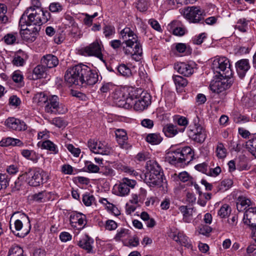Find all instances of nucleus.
I'll return each mask as SVG.
<instances>
[{"instance_id": "nucleus-3", "label": "nucleus", "mask_w": 256, "mask_h": 256, "mask_svg": "<svg viewBox=\"0 0 256 256\" xmlns=\"http://www.w3.org/2000/svg\"><path fill=\"white\" fill-rule=\"evenodd\" d=\"M146 166L148 172L145 174V182L150 186H161L164 174L160 166L155 160H150L147 162Z\"/></svg>"}, {"instance_id": "nucleus-14", "label": "nucleus", "mask_w": 256, "mask_h": 256, "mask_svg": "<svg viewBox=\"0 0 256 256\" xmlns=\"http://www.w3.org/2000/svg\"><path fill=\"white\" fill-rule=\"evenodd\" d=\"M20 26V34L24 40L28 42H32L35 40L36 36L40 29L39 26H28L24 28V26Z\"/></svg>"}, {"instance_id": "nucleus-57", "label": "nucleus", "mask_w": 256, "mask_h": 256, "mask_svg": "<svg viewBox=\"0 0 256 256\" xmlns=\"http://www.w3.org/2000/svg\"><path fill=\"white\" fill-rule=\"evenodd\" d=\"M136 8L140 12H146L148 8V4L146 0H139L136 2Z\"/></svg>"}, {"instance_id": "nucleus-59", "label": "nucleus", "mask_w": 256, "mask_h": 256, "mask_svg": "<svg viewBox=\"0 0 256 256\" xmlns=\"http://www.w3.org/2000/svg\"><path fill=\"white\" fill-rule=\"evenodd\" d=\"M12 78L13 81L16 83L22 82L24 79L22 72L20 70L14 71L12 74Z\"/></svg>"}, {"instance_id": "nucleus-22", "label": "nucleus", "mask_w": 256, "mask_h": 256, "mask_svg": "<svg viewBox=\"0 0 256 256\" xmlns=\"http://www.w3.org/2000/svg\"><path fill=\"white\" fill-rule=\"evenodd\" d=\"M40 63L48 70L56 67L58 64L59 60L56 56L47 54L42 56Z\"/></svg>"}, {"instance_id": "nucleus-17", "label": "nucleus", "mask_w": 256, "mask_h": 256, "mask_svg": "<svg viewBox=\"0 0 256 256\" xmlns=\"http://www.w3.org/2000/svg\"><path fill=\"white\" fill-rule=\"evenodd\" d=\"M102 46L98 41H95L84 49V52L88 56H94L100 60L103 58L102 53Z\"/></svg>"}, {"instance_id": "nucleus-54", "label": "nucleus", "mask_w": 256, "mask_h": 256, "mask_svg": "<svg viewBox=\"0 0 256 256\" xmlns=\"http://www.w3.org/2000/svg\"><path fill=\"white\" fill-rule=\"evenodd\" d=\"M85 168H86L89 172L96 173L98 172L100 168L96 165L94 164L90 161H86L85 162Z\"/></svg>"}, {"instance_id": "nucleus-6", "label": "nucleus", "mask_w": 256, "mask_h": 256, "mask_svg": "<svg viewBox=\"0 0 256 256\" xmlns=\"http://www.w3.org/2000/svg\"><path fill=\"white\" fill-rule=\"evenodd\" d=\"M112 97L114 102L118 107L129 108L132 106V100L136 98V96L129 94L128 96H126L124 91L119 88H116L112 94Z\"/></svg>"}, {"instance_id": "nucleus-50", "label": "nucleus", "mask_w": 256, "mask_h": 256, "mask_svg": "<svg viewBox=\"0 0 256 256\" xmlns=\"http://www.w3.org/2000/svg\"><path fill=\"white\" fill-rule=\"evenodd\" d=\"M50 122L58 128H64L67 125L66 122L64 119L60 117L52 119L50 121Z\"/></svg>"}, {"instance_id": "nucleus-1", "label": "nucleus", "mask_w": 256, "mask_h": 256, "mask_svg": "<svg viewBox=\"0 0 256 256\" xmlns=\"http://www.w3.org/2000/svg\"><path fill=\"white\" fill-rule=\"evenodd\" d=\"M98 79V74L95 70L82 64L68 68L64 74L65 81L70 86H93Z\"/></svg>"}, {"instance_id": "nucleus-62", "label": "nucleus", "mask_w": 256, "mask_h": 256, "mask_svg": "<svg viewBox=\"0 0 256 256\" xmlns=\"http://www.w3.org/2000/svg\"><path fill=\"white\" fill-rule=\"evenodd\" d=\"M195 168L196 170L208 175L209 168L208 164L206 162L197 164L195 166Z\"/></svg>"}, {"instance_id": "nucleus-32", "label": "nucleus", "mask_w": 256, "mask_h": 256, "mask_svg": "<svg viewBox=\"0 0 256 256\" xmlns=\"http://www.w3.org/2000/svg\"><path fill=\"white\" fill-rule=\"evenodd\" d=\"M48 69L42 64L38 65L33 70V74L36 79L46 78Z\"/></svg>"}, {"instance_id": "nucleus-21", "label": "nucleus", "mask_w": 256, "mask_h": 256, "mask_svg": "<svg viewBox=\"0 0 256 256\" xmlns=\"http://www.w3.org/2000/svg\"><path fill=\"white\" fill-rule=\"evenodd\" d=\"M250 67L249 61L248 59H242L236 63L237 74L241 78L245 76Z\"/></svg>"}, {"instance_id": "nucleus-13", "label": "nucleus", "mask_w": 256, "mask_h": 256, "mask_svg": "<svg viewBox=\"0 0 256 256\" xmlns=\"http://www.w3.org/2000/svg\"><path fill=\"white\" fill-rule=\"evenodd\" d=\"M136 184L134 180L124 178L119 184L114 186L117 189V194L121 196H127L130 193V189L134 188Z\"/></svg>"}, {"instance_id": "nucleus-18", "label": "nucleus", "mask_w": 256, "mask_h": 256, "mask_svg": "<svg viewBox=\"0 0 256 256\" xmlns=\"http://www.w3.org/2000/svg\"><path fill=\"white\" fill-rule=\"evenodd\" d=\"M5 124L9 128L16 130L22 131L27 129V126L24 122L14 118H8Z\"/></svg>"}, {"instance_id": "nucleus-38", "label": "nucleus", "mask_w": 256, "mask_h": 256, "mask_svg": "<svg viewBox=\"0 0 256 256\" xmlns=\"http://www.w3.org/2000/svg\"><path fill=\"white\" fill-rule=\"evenodd\" d=\"M172 80L177 89L186 86L188 83L186 78L178 75H174Z\"/></svg>"}, {"instance_id": "nucleus-48", "label": "nucleus", "mask_w": 256, "mask_h": 256, "mask_svg": "<svg viewBox=\"0 0 256 256\" xmlns=\"http://www.w3.org/2000/svg\"><path fill=\"white\" fill-rule=\"evenodd\" d=\"M233 182L231 179L224 180L218 186V190L224 192L230 188Z\"/></svg>"}, {"instance_id": "nucleus-25", "label": "nucleus", "mask_w": 256, "mask_h": 256, "mask_svg": "<svg viewBox=\"0 0 256 256\" xmlns=\"http://www.w3.org/2000/svg\"><path fill=\"white\" fill-rule=\"evenodd\" d=\"M93 240L88 235H85L77 242L78 245L85 250L88 252H93L92 244Z\"/></svg>"}, {"instance_id": "nucleus-16", "label": "nucleus", "mask_w": 256, "mask_h": 256, "mask_svg": "<svg viewBox=\"0 0 256 256\" xmlns=\"http://www.w3.org/2000/svg\"><path fill=\"white\" fill-rule=\"evenodd\" d=\"M243 220L245 224L256 230V207H250L246 210Z\"/></svg>"}, {"instance_id": "nucleus-56", "label": "nucleus", "mask_w": 256, "mask_h": 256, "mask_svg": "<svg viewBox=\"0 0 256 256\" xmlns=\"http://www.w3.org/2000/svg\"><path fill=\"white\" fill-rule=\"evenodd\" d=\"M114 87V85L112 82H106L102 84L100 88L99 93L103 94L109 92Z\"/></svg>"}, {"instance_id": "nucleus-24", "label": "nucleus", "mask_w": 256, "mask_h": 256, "mask_svg": "<svg viewBox=\"0 0 256 256\" xmlns=\"http://www.w3.org/2000/svg\"><path fill=\"white\" fill-rule=\"evenodd\" d=\"M184 128H178L172 124H168L165 125L162 128V132L165 136L168 138H172L178 134V132H183Z\"/></svg>"}, {"instance_id": "nucleus-60", "label": "nucleus", "mask_w": 256, "mask_h": 256, "mask_svg": "<svg viewBox=\"0 0 256 256\" xmlns=\"http://www.w3.org/2000/svg\"><path fill=\"white\" fill-rule=\"evenodd\" d=\"M212 228L202 224L198 228V232L199 234L206 236L212 232Z\"/></svg>"}, {"instance_id": "nucleus-45", "label": "nucleus", "mask_w": 256, "mask_h": 256, "mask_svg": "<svg viewBox=\"0 0 256 256\" xmlns=\"http://www.w3.org/2000/svg\"><path fill=\"white\" fill-rule=\"evenodd\" d=\"M118 72L122 76L130 77L132 75L130 69L125 64H121L118 67Z\"/></svg>"}, {"instance_id": "nucleus-10", "label": "nucleus", "mask_w": 256, "mask_h": 256, "mask_svg": "<svg viewBox=\"0 0 256 256\" xmlns=\"http://www.w3.org/2000/svg\"><path fill=\"white\" fill-rule=\"evenodd\" d=\"M88 146L90 151L94 154L108 155L112 152L111 148L106 144L94 140H90L88 142Z\"/></svg>"}, {"instance_id": "nucleus-7", "label": "nucleus", "mask_w": 256, "mask_h": 256, "mask_svg": "<svg viewBox=\"0 0 256 256\" xmlns=\"http://www.w3.org/2000/svg\"><path fill=\"white\" fill-rule=\"evenodd\" d=\"M212 68L222 77H228L232 74L229 60L226 57L216 58L212 63Z\"/></svg>"}, {"instance_id": "nucleus-27", "label": "nucleus", "mask_w": 256, "mask_h": 256, "mask_svg": "<svg viewBox=\"0 0 256 256\" xmlns=\"http://www.w3.org/2000/svg\"><path fill=\"white\" fill-rule=\"evenodd\" d=\"M179 210L183 215V220L186 223H190L192 219L193 208L182 206L179 208Z\"/></svg>"}, {"instance_id": "nucleus-15", "label": "nucleus", "mask_w": 256, "mask_h": 256, "mask_svg": "<svg viewBox=\"0 0 256 256\" xmlns=\"http://www.w3.org/2000/svg\"><path fill=\"white\" fill-rule=\"evenodd\" d=\"M72 226L78 230L82 229L86 224V216L80 212H73L70 216Z\"/></svg>"}, {"instance_id": "nucleus-34", "label": "nucleus", "mask_w": 256, "mask_h": 256, "mask_svg": "<svg viewBox=\"0 0 256 256\" xmlns=\"http://www.w3.org/2000/svg\"><path fill=\"white\" fill-rule=\"evenodd\" d=\"M215 153L218 159L223 160L226 156L228 154L227 150L222 142H218V143L216 148Z\"/></svg>"}, {"instance_id": "nucleus-29", "label": "nucleus", "mask_w": 256, "mask_h": 256, "mask_svg": "<svg viewBox=\"0 0 256 256\" xmlns=\"http://www.w3.org/2000/svg\"><path fill=\"white\" fill-rule=\"evenodd\" d=\"M172 238L176 242H179L182 246L188 248L192 246L190 243L188 238L182 232H178L177 234H174L172 236Z\"/></svg>"}, {"instance_id": "nucleus-39", "label": "nucleus", "mask_w": 256, "mask_h": 256, "mask_svg": "<svg viewBox=\"0 0 256 256\" xmlns=\"http://www.w3.org/2000/svg\"><path fill=\"white\" fill-rule=\"evenodd\" d=\"M162 140V137L158 134H150L146 137L147 142L152 144H158Z\"/></svg>"}, {"instance_id": "nucleus-33", "label": "nucleus", "mask_w": 256, "mask_h": 256, "mask_svg": "<svg viewBox=\"0 0 256 256\" xmlns=\"http://www.w3.org/2000/svg\"><path fill=\"white\" fill-rule=\"evenodd\" d=\"M51 193V192H48L44 190L34 194L32 198L34 201L38 202H42L50 200V196Z\"/></svg>"}, {"instance_id": "nucleus-44", "label": "nucleus", "mask_w": 256, "mask_h": 256, "mask_svg": "<svg viewBox=\"0 0 256 256\" xmlns=\"http://www.w3.org/2000/svg\"><path fill=\"white\" fill-rule=\"evenodd\" d=\"M7 10V6L3 4H0V23L6 24L8 22V18L6 15Z\"/></svg>"}, {"instance_id": "nucleus-30", "label": "nucleus", "mask_w": 256, "mask_h": 256, "mask_svg": "<svg viewBox=\"0 0 256 256\" xmlns=\"http://www.w3.org/2000/svg\"><path fill=\"white\" fill-rule=\"evenodd\" d=\"M181 155H180L178 150L168 152L166 157V160L171 164L182 163Z\"/></svg>"}, {"instance_id": "nucleus-19", "label": "nucleus", "mask_w": 256, "mask_h": 256, "mask_svg": "<svg viewBox=\"0 0 256 256\" xmlns=\"http://www.w3.org/2000/svg\"><path fill=\"white\" fill-rule=\"evenodd\" d=\"M174 68L180 74L184 76H190L194 72V67L191 64L183 62L174 64Z\"/></svg>"}, {"instance_id": "nucleus-5", "label": "nucleus", "mask_w": 256, "mask_h": 256, "mask_svg": "<svg viewBox=\"0 0 256 256\" xmlns=\"http://www.w3.org/2000/svg\"><path fill=\"white\" fill-rule=\"evenodd\" d=\"M124 43L126 44V46L123 48L124 54H130L133 60L139 61L142 56V50L138 36H134L130 40H125Z\"/></svg>"}, {"instance_id": "nucleus-40", "label": "nucleus", "mask_w": 256, "mask_h": 256, "mask_svg": "<svg viewBox=\"0 0 256 256\" xmlns=\"http://www.w3.org/2000/svg\"><path fill=\"white\" fill-rule=\"evenodd\" d=\"M8 256H26V255L24 254L22 248L18 245H14L9 250Z\"/></svg>"}, {"instance_id": "nucleus-64", "label": "nucleus", "mask_w": 256, "mask_h": 256, "mask_svg": "<svg viewBox=\"0 0 256 256\" xmlns=\"http://www.w3.org/2000/svg\"><path fill=\"white\" fill-rule=\"evenodd\" d=\"M206 34L204 32L198 36H196L192 39L193 44H201L203 42L204 40L206 38Z\"/></svg>"}, {"instance_id": "nucleus-46", "label": "nucleus", "mask_w": 256, "mask_h": 256, "mask_svg": "<svg viewBox=\"0 0 256 256\" xmlns=\"http://www.w3.org/2000/svg\"><path fill=\"white\" fill-rule=\"evenodd\" d=\"M196 0H168L170 5L174 8H178L180 5L194 4Z\"/></svg>"}, {"instance_id": "nucleus-63", "label": "nucleus", "mask_w": 256, "mask_h": 256, "mask_svg": "<svg viewBox=\"0 0 256 256\" xmlns=\"http://www.w3.org/2000/svg\"><path fill=\"white\" fill-rule=\"evenodd\" d=\"M49 10L52 12H58L62 10V6L59 2H52L50 4Z\"/></svg>"}, {"instance_id": "nucleus-36", "label": "nucleus", "mask_w": 256, "mask_h": 256, "mask_svg": "<svg viewBox=\"0 0 256 256\" xmlns=\"http://www.w3.org/2000/svg\"><path fill=\"white\" fill-rule=\"evenodd\" d=\"M42 148L48 150L52 154H56L58 152V149L56 144L50 140H46L42 144Z\"/></svg>"}, {"instance_id": "nucleus-28", "label": "nucleus", "mask_w": 256, "mask_h": 256, "mask_svg": "<svg viewBox=\"0 0 256 256\" xmlns=\"http://www.w3.org/2000/svg\"><path fill=\"white\" fill-rule=\"evenodd\" d=\"M23 145V142L20 140L10 137L4 138L0 141V146H21Z\"/></svg>"}, {"instance_id": "nucleus-53", "label": "nucleus", "mask_w": 256, "mask_h": 256, "mask_svg": "<svg viewBox=\"0 0 256 256\" xmlns=\"http://www.w3.org/2000/svg\"><path fill=\"white\" fill-rule=\"evenodd\" d=\"M21 154L25 158L32 160L34 162H36L38 160V158H34V155H35L36 154L33 150H21Z\"/></svg>"}, {"instance_id": "nucleus-55", "label": "nucleus", "mask_w": 256, "mask_h": 256, "mask_svg": "<svg viewBox=\"0 0 256 256\" xmlns=\"http://www.w3.org/2000/svg\"><path fill=\"white\" fill-rule=\"evenodd\" d=\"M98 172L106 176H112L114 174V170L110 166H102Z\"/></svg>"}, {"instance_id": "nucleus-52", "label": "nucleus", "mask_w": 256, "mask_h": 256, "mask_svg": "<svg viewBox=\"0 0 256 256\" xmlns=\"http://www.w3.org/2000/svg\"><path fill=\"white\" fill-rule=\"evenodd\" d=\"M17 36V33L8 34L4 36V40L8 44H12L16 42Z\"/></svg>"}, {"instance_id": "nucleus-35", "label": "nucleus", "mask_w": 256, "mask_h": 256, "mask_svg": "<svg viewBox=\"0 0 256 256\" xmlns=\"http://www.w3.org/2000/svg\"><path fill=\"white\" fill-rule=\"evenodd\" d=\"M246 146L248 150L256 158V134L246 142Z\"/></svg>"}, {"instance_id": "nucleus-58", "label": "nucleus", "mask_w": 256, "mask_h": 256, "mask_svg": "<svg viewBox=\"0 0 256 256\" xmlns=\"http://www.w3.org/2000/svg\"><path fill=\"white\" fill-rule=\"evenodd\" d=\"M174 120L178 126L184 128V130L188 123V119L182 116H178L174 118Z\"/></svg>"}, {"instance_id": "nucleus-4", "label": "nucleus", "mask_w": 256, "mask_h": 256, "mask_svg": "<svg viewBox=\"0 0 256 256\" xmlns=\"http://www.w3.org/2000/svg\"><path fill=\"white\" fill-rule=\"evenodd\" d=\"M28 184L32 186H38L46 182L48 176L45 172L40 168H29L24 174Z\"/></svg>"}, {"instance_id": "nucleus-12", "label": "nucleus", "mask_w": 256, "mask_h": 256, "mask_svg": "<svg viewBox=\"0 0 256 256\" xmlns=\"http://www.w3.org/2000/svg\"><path fill=\"white\" fill-rule=\"evenodd\" d=\"M190 129L188 136L195 142L202 143L206 140V134L205 130L200 124L194 123V126Z\"/></svg>"}, {"instance_id": "nucleus-51", "label": "nucleus", "mask_w": 256, "mask_h": 256, "mask_svg": "<svg viewBox=\"0 0 256 256\" xmlns=\"http://www.w3.org/2000/svg\"><path fill=\"white\" fill-rule=\"evenodd\" d=\"M9 182L8 175L0 173V190L6 189L9 185Z\"/></svg>"}, {"instance_id": "nucleus-26", "label": "nucleus", "mask_w": 256, "mask_h": 256, "mask_svg": "<svg viewBox=\"0 0 256 256\" xmlns=\"http://www.w3.org/2000/svg\"><path fill=\"white\" fill-rule=\"evenodd\" d=\"M180 155H181L182 163H188L191 162L194 156L192 150L189 146H186L182 149H178Z\"/></svg>"}, {"instance_id": "nucleus-49", "label": "nucleus", "mask_w": 256, "mask_h": 256, "mask_svg": "<svg viewBox=\"0 0 256 256\" xmlns=\"http://www.w3.org/2000/svg\"><path fill=\"white\" fill-rule=\"evenodd\" d=\"M115 28L111 25H106L103 28V33L106 38H110L114 34Z\"/></svg>"}, {"instance_id": "nucleus-2", "label": "nucleus", "mask_w": 256, "mask_h": 256, "mask_svg": "<svg viewBox=\"0 0 256 256\" xmlns=\"http://www.w3.org/2000/svg\"><path fill=\"white\" fill-rule=\"evenodd\" d=\"M50 18V13L37 7H30L22 14L19 22L20 26H36L46 22Z\"/></svg>"}, {"instance_id": "nucleus-37", "label": "nucleus", "mask_w": 256, "mask_h": 256, "mask_svg": "<svg viewBox=\"0 0 256 256\" xmlns=\"http://www.w3.org/2000/svg\"><path fill=\"white\" fill-rule=\"evenodd\" d=\"M130 230L128 229L121 228L117 230V232L114 237V240L118 242L122 240V242L130 238Z\"/></svg>"}, {"instance_id": "nucleus-9", "label": "nucleus", "mask_w": 256, "mask_h": 256, "mask_svg": "<svg viewBox=\"0 0 256 256\" xmlns=\"http://www.w3.org/2000/svg\"><path fill=\"white\" fill-rule=\"evenodd\" d=\"M181 13L190 22L198 23L204 18L203 11L198 6H188L184 8Z\"/></svg>"}, {"instance_id": "nucleus-43", "label": "nucleus", "mask_w": 256, "mask_h": 256, "mask_svg": "<svg viewBox=\"0 0 256 256\" xmlns=\"http://www.w3.org/2000/svg\"><path fill=\"white\" fill-rule=\"evenodd\" d=\"M120 36L124 40L132 39L134 36H138L130 28H125L120 32Z\"/></svg>"}, {"instance_id": "nucleus-47", "label": "nucleus", "mask_w": 256, "mask_h": 256, "mask_svg": "<svg viewBox=\"0 0 256 256\" xmlns=\"http://www.w3.org/2000/svg\"><path fill=\"white\" fill-rule=\"evenodd\" d=\"M230 212V207L228 204H224L220 207L218 214L221 218H225L229 216Z\"/></svg>"}, {"instance_id": "nucleus-42", "label": "nucleus", "mask_w": 256, "mask_h": 256, "mask_svg": "<svg viewBox=\"0 0 256 256\" xmlns=\"http://www.w3.org/2000/svg\"><path fill=\"white\" fill-rule=\"evenodd\" d=\"M47 101V96L42 92L36 94L33 98V102L39 106L45 104Z\"/></svg>"}, {"instance_id": "nucleus-31", "label": "nucleus", "mask_w": 256, "mask_h": 256, "mask_svg": "<svg viewBox=\"0 0 256 256\" xmlns=\"http://www.w3.org/2000/svg\"><path fill=\"white\" fill-rule=\"evenodd\" d=\"M250 205H252V202L249 198L243 196L238 198L236 202V208L238 211L244 210L247 206Z\"/></svg>"}, {"instance_id": "nucleus-20", "label": "nucleus", "mask_w": 256, "mask_h": 256, "mask_svg": "<svg viewBox=\"0 0 256 256\" xmlns=\"http://www.w3.org/2000/svg\"><path fill=\"white\" fill-rule=\"evenodd\" d=\"M134 109L137 111H142L146 108L151 104L150 96L148 94H144L138 100L132 101Z\"/></svg>"}, {"instance_id": "nucleus-41", "label": "nucleus", "mask_w": 256, "mask_h": 256, "mask_svg": "<svg viewBox=\"0 0 256 256\" xmlns=\"http://www.w3.org/2000/svg\"><path fill=\"white\" fill-rule=\"evenodd\" d=\"M128 238L123 241L124 246L128 247H136L139 244V238L136 235L132 236H130Z\"/></svg>"}, {"instance_id": "nucleus-11", "label": "nucleus", "mask_w": 256, "mask_h": 256, "mask_svg": "<svg viewBox=\"0 0 256 256\" xmlns=\"http://www.w3.org/2000/svg\"><path fill=\"white\" fill-rule=\"evenodd\" d=\"M233 82L232 78L224 77L223 79L212 82L210 86L212 91L218 94L230 88Z\"/></svg>"}, {"instance_id": "nucleus-61", "label": "nucleus", "mask_w": 256, "mask_h": 256, "mask_svg": "<svg viewBox=\"0 0 256 256\" xmlns=\"http://www.w3.org/2000/svg\"><path fill=\"white\" fill-rule=\"evenodd\" d=\"M94 200L93 196L90 194H85L82 196V202L86 206H90Z\"/></svg>"}, {"instance_id": "nucleus-8", "label": "nucleus", "mask_w": 256, "mask_h": 256, "mask_svg": "<svg viewBox=\"0 0 256 256\" xmlns=\"http://www.w3.org/2000/svg\"><path fill=\"white\" fill-rule=\"evenodd\" d=\"M46 102L44 110L48 113L63 114L68 110L66 106L60 104L59 98L56 95L52 96L48 99V98Z\"/></svg>"}, {"instance_id": "nucleus-23", "label": "nucleus", "mask_w": 256, "mask_h": 256, "mask_svg": "<svg viewBox=\"0 0 256 256\" xmlns=\"http://www.w3.org/2000/svg\"><path fill=\"white\" fill-rule=\"evenodd\" d=\"M117 142L122 148L128 149L131 146L128 142V137L126 132L122 129H118L116 131Z\"/></svg>"}]
</instances>
